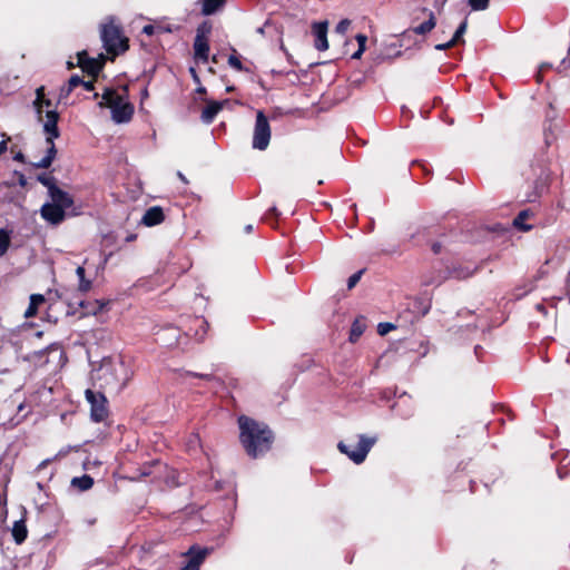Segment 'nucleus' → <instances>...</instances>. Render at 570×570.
<instances>
[{"mask_svg": "<svg viewBox=\"0 0 570 570\" xmlns=\"http://www.w3.org/2000/svg\"><path fill=\"white\" fill-rule=\"evenodd\" d=\"M14 160L17 161H20V163H23L24 161V156L22 153H18L14 157H13Z\"/></svg>", "mask_w": 570, "mask_h": 570, "instance_id": "de8ad7c7", "label": "nucleus"}, {"mask_svg": "<svg viewBox=\"0 0 570 570\" xmlns=\"http://www.w3.org/2000/svg\"><path fill=\"white\" fill-rule=\"evenodd\" d=\"M271 213H273L275 216L278 215V212H277V208L276 207H272L271 208Z\"/></svg>", "mask_w": 570, "mask_h": 570, "instance_id": "5fc2aeb1", "label": "nucleus"}, {"mask_svg": "<svg viewBox=\"0 0 570 570\" xmlns=\"http://www.w3.org/2000/svg\"><path fill=\"white\" fill-rule=\"evenodd\" d=\"M81 86H82V87L85 88V90H87V91H91V90H94V82H92V81H85V80H82Z\"/></svg>", "mask_w": 570, "mask_h": 570, "instance_id": "37998d69", "label": "nucleus"}, {"mask_svg": "<svg viewBox=\"0 0 570 570\" xmlns=\"http://www.w3.org/2000/svg\"><path fill=\"white\" fill-rule=\"evenodd\" d=\"M364 328H365L364 324L362 322H360L358 320H355L351 327L350 341L352 343H355L363 334Z\"/></svg>", "mask_w": 570, "mask_h": 570, "instance_id": "c85d7f7f", "label": "nucleus"}, {"mask_svg": "<svg viewBox=\"0 0 570 570\" xmlns=\"http://www.w3.org/2000/svg\"><path fill=\"white\" fill-rule=\"evenodd\" d=\"M453 46H455V45H454V41H451V40H450V41H448V42H445V43H439V45H436V46H435V49H436V50H439V51H443V50H446V49H449V48H451V47H453Z\"/></svg>", "mask_w": 570, "mask_h": 570, "instance_id": "ea45409f", "label": "nucleus"}, {"mask_svg": "<svg viewBox=\"0 0 570 570\" xmlns=\"http://www.w3.org/2000/svg\"><path fill=\"white\" fill-rule=\"evenodd\" d=\"M271 140V127L268 119L262 110L256 114V121L253 135V148L258 150H265Z\"/></svg>", "mask_w": 570, "mask_h": 570, "instance_id": "6e6552de", "label": "nucleus"}, {"mask_svg": "<svg viewBox=\"0 0 570 570\" xmlns=\"http://www.w3.org/2000/svg\"><path fill=\"white\" fill-rule=\"evenodd\" d=\"M51 105H52V102H51V100H50V99L45 98V99L42 100V109H43L45 107H46V108H49V107H51Z\"/></svg>", "mask_w": 570, "mask_h": 570, "instance_id": "09e8293b", "label": "nucleus"}, {"mask_svg": "<svg viewBox=\"0 0 570 570\" xmlns=\"http://www.w3.org/2000/svg\"><path fill=\"white\" fill-rule=\"evenodd\" d=\"M49 195L52 199V204L61 206L63 210L73 205L72 197L57 186H50Z\"/></svg>", "mask_w": 570, "mask_h": 570, "instance_id": "2eb2a0df", "label": "nucleus"}, {"mask_svg": "<svg viewBox=\"0 0 570 570\" xmlns=\"http://www.w3.org/2000/svg\"><path fill=\"white\" fill-rule=\"evenodd\" d=\"M132 376V371L121 357L104 358L92 379L100 381L99 386L109 393H119Z\"/></svg>", "mask_w": 570, "mask_h": 570, "instance_id": "f03ea898", "label": "nucleus"}, {"mask_svg": "<svg viewBox=\"0 0 570 570\" xmlns=\"http://www.w3.org/2000/svg\"><path fill=\"white\" fill-rule=\"evenodd\" d=\"M466 27H468V21L466 20H463L460 26L458 27V29L455 30L451 41H454V45H456L460 39L462 38V36L465 33L466 31Z\"/></svg>", "mask_w": 570, "mask_h": 570, "instance_id": "473e14b6", "label": "nucleus"}, {"mask_svg": "<svg viewBox=\"0 0 570 570\" xmlns=\"http://www.w3.org/2000/svg\"><path fill=\"white\" fill-rule=\"evenodd\" d=\"M362 274H363V269L354 273L353 275H351L348 277V279H347V288L348 289H352L360 282Z\"/></svg>", "mask_w": 570, "mask_h": 570, "instance_id": "72a5a7b5", "label": "nucleus"}, {"mask_svg": "<svg viewBox=\"0 0 570 570\" xmlns=\"http://www.w3.org/2000/svg\"><path fill=\"white\" fill-rule=\"evenodd\" d=\"M23 407H24V405H23V404H19V405H18V410H19V411H22V410H23Z\"/></svg>", "mask_w": 570, "mask_h": 570, "instance_id": "052dcab7", "label": "nucleus"}, {"mask_svg": "<svg viewBox=\"0 0 570 570\" xmlns=\"http://www.w3.org/2000/svg\"><path fill=\"white\" fill-rule=\"evenodd\" d=\"M374 438H367L365 435H360V440L355 445H348L344 442H340L337 448L338 450L348 456L356 464H361L366 459L367 453L372 449L375 443Z\"/></svg>", "mask_w": 570, "mask_h": 570, "instance_id": "423d86ee", "label": "nucleus"}, {"mask_svg": "<svg viewBox=\"0 0 570 570\" xmlns=\"http://www.w3.org/2000/svg\"><path fill=\"white\" fill-rule=\"evenodd\" d=\"M45 88L43 87H39L37 90H36V100L33 102L35 105V108H36V111H37V115H38V118L40 121H43L45 119L42 118V100L45 99Z\"/></svg>", "mask_w": 570, "mask_h": 570, "instance_id": "cd10ccee", "label": "nucleus"}, {"mask_svg": "<svg viewBox=\"0 0 570 570\" xmlns=\"http://www.w3.org/2000/svg\"><path fill=\"white\" fill-rule=\"evenodd\" d=\"M257 32L261 33V35H264V27L258 28Z\"/></svg>", "mask_w": 570, "mask_h": 570, "instance_id": "13d9d810", "label": "nucleus"}, {"mask_svg": "<svg viewBox=\"0 0 570 570\" xmlns=\"http://www.w3.org/2000/svg\"><path fill=\"white\" fill-rule=\"evenodd\" d=\"M38 180L48 187V189L50 190V186H56L53 184V177H50V176H46V175H41L38 177Z\"/></svg>", "mask_w": 570, "mask_h": 570, "instance_id": "4c0bfd02", "label": "nucleus"}, {"mask_svg": "<svg viewBox=\"0 0 570 570\" xmlns=\"http://www.w3.org/2000/svg\"><path fill=\"white\" fill-rule=\"evenodd\" d=\"M100 37L108 53L117 56L128 49V39L122 36L121 29L112 20L101 26Z\"/></svg>", "mask_w": 570, "mask_h": 570, "instance_id": "39448f33", "label": "nucleus"}, {"mask_svg": "<svg viewBox=\"0 0 570 570\" xmlns=\"http://www.w3.org/2000/svg\"><path fill=\"white\" fill-rule=\"evenodd\" d=\"M177 176L179 177V179H180L181 181L187 183L186 177H185L180 171H178V173H177Z\"/></svg>", "mask_w": 570, "mask_h": 570, "instance_id": "3c124183", "label": "nucleus"}, {"mask_svg": "<svg viewBox=\"0 0 570 570\" xmlns=\"http://www.w3.org/2000/svg\"><path fill=\"white\" fill-rule=\"evenodd\" d=\"M58 120L59 114L56 110H47L43 120V131L46 134V141L49 145L47 149V154L42 157L38 163H35L33 166L36 168H48L51 166L57 149L55 147L53 140L59 137L60 132L58 129Z\"/></svg>", "mask_w": 570, "mask_h": 570, "instance_id": "20e7f679", "label": "nucleus"}, {"mask_svg": "<svg viewBox=\"0 0 570 570\" xmlns=\"http://www.w3.org/2000/svg\"><path fill=\"white\" fill-rule=\"evenodd\" d=\"M142 96H147V89L144 90Z\"/></svg>", "mask_w": 570, "mask_h": 570, "instance_id": "0e129e2a", "label": "nucleus"}, {"mask_svg": "<svg viewBox=\"0 0 570 570\" xmlns=\"http://www.w3.org/2000/svg\"><path fill=\"white\" fill-rule=\"evenodd\" d=\"M27 533V527L22 520L13 523L12 535L16 543L21 544L26 540Z\"/></svg>", "mask_w": 570, "mask_h": 570, "instance_id": "412c9836", "label": "nucleus"}, {"mask_svg": "<svg viewBox=\"0 0 570 570\" xmlns=\"http://www.w3.org/2000/svg\"><path fill=\"white\" fill-rule=\"evenodd\" d=\"M198 91H199V92H204V91H205V88H203V87H202V88H199V89H198Z\"/></svg>", "mask_w": 570, "mask_h": 570, "instance_id": "e2e57ef3", "label": "nucleus"}, {"mask_svg": "<svg viewBox=\"0 0 570 570\" xmlns=\"http://www.w3.org/2000/svg\"><path fill=\"white\" fill-rule=\"evenodd\" d=\"M77 66L80 67L85 72L97 76L104 67L105 57L100 55L99 58H90L87 55V51H80L77 53Z\"/></svg>", "mask_w": 570, "mask_h": 570, "instance_id": "9d476101", "label": "nucleus"}, {"mask_svg": "<svg viewBox=\"0 0 570 570\" xmlns=\"http://www.w3.org/2000/svg\"><path fill=\"white\" fill-rule=\"evenodd\" d=\"M45 302V297L40 294H33L30 296L29 306L24 313L26 317H32L36 315L38 306Z\"/></svg>", "mask_w": 570, "mask_h": 570, "instance_id": "393cba45", "label": "nucleus"}, {"mask_svg": "<svg viewBox=\"0 0 570 570\" xmlns=\"http://www.w3.org/2000/svg\"><path fill=\"white\" fill-rule=\"evenodd\" d=\"M161 465L160 461H153L149 463L144 464L141 468H139L137 471L138 473L136 475L130 476L131 480H140L145 476H149L153 474V468H159Z\"/></svg>", "mask_w": 570, "mask_h": 570, "instance_id": "5701e85b", "label": "nucleus"}, {"mask_svg": "<svg viewBox=\"0 0 570 570\" xmlns=\"http://www.w3.org/2000/svg\"><path fill=\"white\" fill-rule=\"evenodd\" d=\"M432 250L435 253V254H439L441 252V244L440 243H434L432 245Z\"/></svg>", "mask_w": 570, "mask_h": 570, "instance_id": "a18cd8bd", "label": "nucleus"}, {"mask_svg": "<svg viewBox=\"0 0 570 570\" xmlns=\"http://www.w3.org/2000/svg\"><path fill=\"white\" fill-rule=\"evenodd\" d=\"M558 474H559L560 479H563L564 475L562 474V470L561 469H558Z\"/></svg>", "mask_w": 570, "mask_h": 570, "instance_id": "4d7b16f0", "label": "nucleus"}, {"mask_svg": "<svg viewBox=\"0 0 570 570\" xmlns=\"http://www.w3.org/2000/svg\"><path fill=\"white\" fill-rule=\"evenodd\" d=\"M364 51H361V49H357L353 55L352 59H360L362 57Z\"/></svg>", "mask_w": 570, "mask_h": 570, "instance_id": "49530a36", "label": "nucleus"}, {"mask_svg": "<svg viewBox=\"0 0 570 570\" xmlns=\"http://www.w3.org/2000/svg\"><path fill=\"white\" fill-rule=\"evenodd\" d=\"M99 107H108L111 109V119L116 124L128 122L134 114V106L125 101L122 96L114 89H106L102 94V100Z\"/></svg>", "mask_w": 570, "mask_h": 570, "instance_id": "7ed1b4c3", "label": "nucleus"}, {"mask_svg": "<svg viewBox=\"0 0 570 570\" xmlns=\"http://www.w3.org/2000/svg\"><path fill=\"white\" fill-rule=\"evenodd\" d=\"M10 138L3 139L0 141V156L7 150V142Z\"/></svg>", "mask_w": 570, "mask_h": 570, "instance_id": "c03bdc74", "label": "nucleus"}, {"mask_svg": "<svg viewBox=\"0 0 570 570\" xmlns=\"http://www.w3.org/2000/svg\"><path fill=\"white\" fill-rule=\"evenodd\" d=\"M436 26V20L434 13L429 11V18L426 21L420 23L419 26L412 28L411 30L416 35H426L431 32Z\"/></svg>", "mask_w": 570, "mask_h": 570, "instance_id": "6ab92c4d", "label": "nucleus"}, {"mask_svg": "<svg viewBox=\"0 0 570 570\" xmlns=\"http://www.w3.org/2000/svg\"><path fill=\"white\" fill-rule=\"evenodd\" d=\"M76 274H77L78 279H79V285H78L79 292H81V293L89 292L91 289V281L86 278V276H85V274H86L85 267L83 266H78L77 269H76Z\"/></svg>", "mask_w": 570, "mask_h": 570, "instance_id": "b1692460", "label": "nucleus"}, {"mask_svg": "<svg viewBox=\"0 0 570 570\" xmlns=\"http://www.w3.org/2000/svg\"><path fill=\"white\" fill-rule=\"evenodd\" d=\"M355 39L358 43V49H361V51H365L367 37L363 33H358V35H356Z\"/></svg>", "mask_w": 570, "mask_h": 570, "instance_id": "58836bf2", "label": "nucleus"}, {"mask_svg": "<svg viewBox=\"0 0 570 570\" xmlns=\"http://www.w3.org/2000/svg\"><path fill=\"white\" fill-rule=\"evenodd\" d=\"M208 554V549L191 546L184 554L188 557L187 563L180 570H199Z\"/></svg>", "mask_w": 570, "mask_h": 570, "instance_id": "9b49d317", "label": "nucleus"}, {"mask_svg": "<svg viewBox=\"0 0 570 570\" xmlns=\"http://www.w3.org/2000/svg\"><path fill=\"white\" fill-rule=\"evenodd\" d=\"M478 271V267H470V266H453L452 268L448 269V275L440 278L438 281V284H441L446 278H455V279H465L474 275V273Z\"/></svg>", "mask_w": 570, "mask_h": 570, "instance_id": "4468645a", "label": "nucleus"}, {"mask_svg": "<svg viewBox=\"0 0 570 570\" xmlns=\"http://www.w3.org/2000/svg\"><path fill=\"white\" fill-rule=\"evenodd\" d=\"M87 402L90 404V417L94 422H102L108 416V401L101 391L87 389L85 392Z\"/></svg>", "mask_w": 570, "mask_h": 570, "instance_id": "0eeeda50", "label": "nucleus"}, {"mask_svg": "<svg viewBox=\"0 0 570 570\" xmlns=\"http://www.w3.org/2000/svg\"><path fill=\"white\" fill-rule=\"evenodd\" d=\"M228 65L230 68L237 70V71H249L247 68H245L239 59V57L236 53V50L233 49V53L228 57Z\"/></svg>", "mask_w": 570, "mask_h": 570, "instance_id": "7c9ffc66", "label": "nucleus"}, {"mask_svg": "<svg viewBox=\"0 0 570 570\" xmlns=\"http://www.w3.org/2000/svg\"><path fill=\"white\" fill-rule=\"evenodd\" d=\"M195 332L193 336L198 341L202 342L205 338V335L208 330V323L203 317H196L194 321Z\"/></svg>", "mask_w": 570, "mask_h": 570, "instance_id": "aec40b11", "label": "nucleus"}, {"mask_svg": "<svg viewBox=\"0 0 570 570\" xmlns=\"http://www.w3.org/2000/svg\"><path fill=\"white\" fill-rule=\"evenodd\" d=\"M202 2V13L204 16H210L220 10L226 0H200Z\"/></svg>", "mask_w": 570, "mask_h": 570, "instance_id": "a211bd4d", "label": "nucleus"}, {"mask_svg": "<svg viewBox=\"0 0 570 570\" xmlns=\"http://www.w3.org/2000/svg\"><path fill=\"white\" fill-rule=\"evenodd\" d=\"M532 215V213L528 209L521 210L517 217L513 219V226L520 230L529 232L532 226L527 225L525 220Z\"/></svg>", "mask_w": 570, "mask_h": 570, "instance_id": "4be33fe9", "label": "nucleus"}, {"mask_svg": "<svg viewBox=\"0 0 570 570\" xmlns=\"http://www.w3.org/2000/svg\"><path fill=\"white\" fill-rule=\"evenodd\" d=\"M18 423H19V421H17V422H9V425H10V426H14V425H17Z\"/></svg>", "mask_w": 570, "mask_h": 570, "instance_id": "bf43d9fd", "label": "nucleus"}, {"mask_svg": "<svg viewBox=\"0 0 570 570\" xmlns=\"http://www.w3.org/2000/svg\"><path fill=\"white\" fill-rule=\"evenodd\" d=\"M188 374L191 375V376H195V377H199V379L206 380V381L215 380V376L212 375V374H198V373H191V372H188Z\"/></svg>", "mask_w": 570, "mask_h": 570, "instance_id": "a19ab883", "label": "nucleus"}, {"mask_svg": "<svg viewBox=\"0 0 570 570\" xmlns=\"http://www.w3.org/2000/svg\"><path fill=\"white\" fill-rule=\"evenodd\" d=\"M429 311V307H426L424 311H423V314H426Z\"/></svg>", "mask_w": 570, "mask_h": 570, "instance_id": "69168bd1", "label": "nucleus"}, {"mask_svg": "<svg viewBox=\"0 0 570 570\" xmlns=\"http://www.w3.org/2000/svg\"><path fill=\"white\" fill-rule=\"evenodd\" d=\"M212 32V24L204 21L197 27L196 37L194 40V55L195 59L202 62L208 61L209 43L208 35Z\"/></svg>", "mask_w": 570, "mask_h": 570, "instance_id": "1a4fd4ad", "label": "nucleus"}, {"mask_svg": "<svg viewBox=\"0 0 570 570\" xmlns=\"http://www.w3.org/2000/svg\"><path fill=\"white\" fill-rule=\"evenodd\" d=\"M71 484L78 488L80 491H87L94 485V480L91 476L85 474L79 478H73L71 480Z\"/></svg>", "mask_w": 570, "mask_h": 570, "instance_id": "a878e982", "label": "nucleus"}, {"mask_svg": "<svg viewBox=\"0 0 570 570\" xmlns=\"http://www.w3.org/2000/svg\"><path fill=\"white\" fill-rule=\"evenodd\" d=\"M142 32L147 36H153L155 33V27L153 24H146L142 28Z\"/></svg>", "mask_w": 570, "mask_h": 570, "instance_id": "79ce46f5", "label": "nucleus"}, {"mask_svg": "<svg viewBox=\"0 0 570 570\" xmlns=\"http://www.w3.org/2000/svg\"><path fill=\"white\" fill-rule=\"evenodd\" d=\"M227 102L225 101H210L202 112V121L205 124H210L217 116V114L223 109V105Z\"/></svg>", "mask_w": 570, "mask_h": 570, "instance_id": "f3484780", "label": "nucleus"}, {"mask_svg": "<svg viewBox=\"0 0 570 570\" xmlns=\"http://www.w3.org/2000/svg\"><path fill=\"white\" fill-rule=\"evenodd\" d=\"M164 218L165 216L163 209L158 206H154L146 210L141 222L146 226H155L160 224L164 220Z\"/></svg>", "mask_w": 570, "mask_h": 570, "instance_id": "dca6fc26", "label": "nucleus"}, {"mask_svg": "<svg viewBox=\"0 0 570 570\" xmlns=\"http://www.w3.org/2000/svg\"><path fill=\"white\" fill-rule=\"evenodd\" d=\"M551 67H552V66H551V63H548V62H544V63H542V65L539 67V70H538V72L535 73V80H537V82H539V83H540V82H542V80H543V76H542L543 71H544V70H547V69H550Z\"/></svg>", "mask_w": 570, "mask_h": 570, "instance_id": "e433bc0d", "label": "nucleus"}, {"mask_svg": "<svg viewBox=\"0 0 570 570\" xmlns=\"http://www.w3.org/2000/svg\"><path fill=\"white\" fill-rule=\"evenodd\" d=\"M239 439L247 454L252 458L267 452L273 443V433L267 425L242 415L238 417Z\"/></svg>", "mask_w": 570, "mask_h": 570, "instance_id": "f257e3e1", "label": "nucleus"}, {"mask_svg": "<svg viewBox=\"0 0 570 570\" xmlns=\"http://www.w3.org/2000/svg\"><path fill=\"white\" fill-rule=\"evenodd\" d=\"M190 72H191V75L194 76V79H195L196 81H199V79H198V77H197L196 71H195V69H194V68H190Z\"/></svg>", "mask_w": 570, "mask_h": 570, "instance_id": "864d4df0", "label": "nucleus"}, {"mask_svg": "<svg viewBox=\"0 0 570 570\" xmlns=\"http://www.w3.org/2000/svg\"><path fill=\"white\" fill-rule=\"evenodd\" d=\"M350 26H351V21L348 19H342L336 24L335 31L340 35H344L347 31V29L350 28Z\"/></svg>", "mask_w": 570, "mask_h": 570, "instance_id": "c9c22d12", "label": "nucleus"}, {"mask_svg": "<svg viewBox=\"0 0 570 570\" xmlns=\"http://www.w3.org/2000/svg\"><path fill=\"white\" fill-rule=\"evenodd\" d=\"M569 278H570V273H569Z\"/></svg>", "mask_w": 570, "mask_h": 570, "instance_id": "338daca9", "label": "nucleus"}, {"mask_svg": "<svg viewBox=\"0 0 570 570\" xmlns=\"http://www.w3.org/2000/svg\"><path fill=\"white\" fill-rule=\"evenodd\" d=\"M313 33L315 37V48L318 51H325L328 48L327 41V21L313 23Z\"/></svg>", "mask_w": 570, "mask_h": 570, "instance_id": "ddd939ff", "label": "nucleus"}, {"mask_svg": "<svg viewBox=\"0 0 570 570\" xmlns=\"http://www.w3.org/2000/svg\"><path fill=\"white\" fill-rule=\"evenodd\" d=\"M537 309L542 312V313L546 312V307L542 304H537Z\"/></svg>", "mask_w": 570, "mask_h": 570, "instance_id": "603ef678", "label": "nucleus"}, {"mask_svg": "<svg viewBox=\"0 0 570 570\" xmlns=\"http://www.w3.org/2000/svg\"><path fill=\"white\" fill-rule=\"evenodd\" d=\"M20 184L24 185V177L23 176H21V178H20Z\"/></svg>", "mask_w": 570, "mask_h": 570, "instance_id": "680f3d73", "label": "nucleus"}, {"mask_svg": "<svg viewBox=\"0 0 570 570\" xmlns=\"http://www.w3.org/2000/svg\"><path fill=\"white\" fill-rule=\"evenodd\" d=\"M82 79L78 75H73L70 77L67 86L61 88L60 97H67L70 95V92L77 88L78 86H81Z\"/></svg>", "mask_w": 570, "mask_h": 570, "instance_id": "bb28decb", "label": "nucleus"}, {"mask_svg": "<svg viewBox=\"0 0 570 570\" xmlns=\"http://www.w3.org/2000/svg\"><path fill=\"white\" fill-rule=\"evenodd\" d=\"M67 67H68V69H72L75 67V63L71 61H68Z\"/></svg>", "mask_w": 570, "mask_h": 570, "instance_id": "6e6d98bb", "label": "nucleus"}, {"mask_svg": "<svg viewBox=\"0 0 570 570\" xmlns=\"http://www.w3.org/2000/svg\"><path fill=\"white\" fill-rule=\"evenodd\" d=\"M394 328H395V326L392 323H389V322L380 323L377 325V333L383 336V335H386L387 333H390Z\"/></svg>", "mask_w": 570, "mask_h": 570, "instance_id": "f704fd0d", "label": "nucleus"}, {"mask_svg": "<svg viewBox=\"0 0 570 570\" xmlns=\"http://www.w3.org/2000/svg\"><path fill=\"white\" fill-rule=\"evenodd\" d=\"M40 213L45 220L53 225L60 224L66 216L62 207L52 203H47L42 205Z\"/></svg>", "mask_w": 570, "mask_h": 570, "instance_id": "f8f14e48", "label": "nucleus"}, {"mask_svg": "<svg viewBox=\"0 0 570 570\" xmlns=\"http://www.w3.org/2000/svg\"><path fill=\"white\" fill-rule=\"evenodd\" d=\"M490 0H469L468 3L474 11L485 10L489 7Z\"/></svg>", "mask_w": 570, "mask_h": 570, "instance_id": "2f4dec72", "label": "nucleus"}, {"mask_svg": "<svg viewBox=\"0 0 570 570\" xmlns=\"http://www.w3.org/2000/svg\"><path fill=\"white\" fill-rule=\"evenodd\" d=\"M11 237L8 230L0 228V257L3 256L9 246H10Z\"/></svg>", "mask_w": 570, "mask_h": 570, "instance_id": "c756f323", "label": "nucleus"}, {"mask_svg": "<svg viewBox=\"0 0 570 570\" xmlns=\"http://www.w3.org/2000/svg\"><path fill=\"white\" fill-rule=\"evenodd\" d=\"M244 230H245L246 234L252 233L253 232V225H250V224L246 225Z\"/></svg>", "mask_w": 570, "mask_h": 570, "instance_id": "8fccbe9b", "label": "nucleus"}]
</instances>
